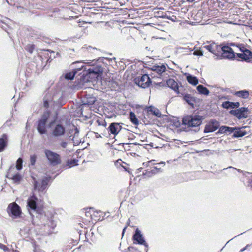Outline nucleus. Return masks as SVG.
Segmentation results:
<instances>
[{
    "label": "nucleus",
    "mask_w": 252,
    "mask_h": 252,
    "mask_svg": "<svg viewBox=\"0 0 252 252\" xmlns=\"http://www.w3.org/2000/svg\"><path fill=\"white\" fill-rule=\"evenodd\" d=\"M234 94L237 97L246 99L249 97V92L247 90H242V91L235 92L234 93Z\"/></svg>",
    "instance_id": "nucleus-22"
},
{
    "label": "nucleus",
    "mask_w": 252,
    "mask_h": 252,
    "mask_svg": "<svg viewBox=\"0 0 252 252\" xmlns=\"http://www.w3.org/2000/svg\"><path fill=\"white\" fill-rule=\"evenodd\" d=\"M52 54H55V52H54V51H51V52H50V54H51V55H50V57H50V58H51L52 57Z\"/></svg>",
    "instance_id": "nucleus-48"
},
{
    "label": "nucleus",
    "mask_w": 252,
    "mask_h": 252,
    "mask_svg": "<svg viewBox=\"0 0 252 252\" xmlns=\"http://www.w3.org/2000/svg\"><path fill=\"white\" fill-rule=\"evenodd\" d=\"M8 137L6 134H3L0 137V152H3L7 147Z\"/></svg>",
    "instance_id": "nucleus-16"
},
{
    "label": "nucleus",
    "mask_w": 252,
    "mask_h": 252,
    "mask_svg": "<svg viewBox=\"0 0 252 252\" xmlns=\"http://www.w3.org/2000/svg\"><path fill=\"white\" fill-rule=\"evenodd\" d=\"M235 128L230 127L227 126H221L220 127L219 132L220 133H231L234 131Z\"/></svg>",
    "instance_id": "nucleus-23"
},
{
    "label": "nucleus",
    "mask_w": 252,
    "mask_h": 252,
    "mask_svg": "<svg viewBox=\"0 0 252 252\" xmlns=\"http://www.w3.org/2000/svg\"><path fill=\"white\" fill-rule=\"evenodd\" d=\"M176 19V17L175 16H173V18H171L170 19L172 20V21H175V20Z\"/></svg>",
    "instance_id": "nucleus-49"
},
{
    "label": "nucleus",
    "mask_w": 252,
    "mask_h": 252,
    "mask_svg": "<svg viewBox=\"0 0 252 252\" xmlns=\"http://www.w3.org/2000/svg\"><path fill=\"white\" fill-rule=\"evenodd\" d=\"M23 160L21 158H19L16 161V168L17 170H21L22 169Z\"/></svg>",
    "instance_id": "nucleus-30"
},
{
    "label": "nucleus",
    "mask_w": 252,
    "mask_h": 252,
    "mask_svg": "<svg viewBox=\"0 0 252 252\" xmlns=\"http://www.w3.org/2000/svg\"><path fill=\"white\" fill-rule=\"evenodd\" d=\"M197 90L199 94L207 95L209 94V91L202 85H199L197 87Z\"/></svg>",
    "instance_id": "nucleus-25"
},
{
    "label": "nucleus",
    "mask_w": 252,
    "mask_h": 252,
    "mask_svg": "<svg viewBox=\"0 0 252 252\" xmlns=\"http://www.w3.org/2000/svg\"><path fill=\"white\" fill-rule=\"evenodd\" d=\"M185 100L189 105H193V100L192 97L189 94H186L184 96Z\"/></svg>",
    "instance_id": "nucleus-28"
},
{
    "label": "nucleus",
    "mask_w": 252,
    "mask_h": 252,
    "mask_svg": "<svg viewBox=\"0 0 252 252\" xmlns=\"http://www.w3.org/2000/svg\"><path fill=\"white\" fill-rule=\"evenodd\" d=\"M159 164H163L164 165H165V162H162L161 163H159Z\"/></svg>",
    "instance_id": "nucleus-51"
},
{
    "label": "nucleus",
    "mask_w": 252,
    "mask_h": 252,
    "mask_svg": "<svg viewBox=\"0 0 252 252\" xmlns=\"http://www.w3.org/2000/svg\"><path fill=\"white\" fill-rule=\"evenodd\" d=\"M43 105L45 107H48L49 106L48 102L46 100H44Z\"/></svg>",
    "instance_id": "nucleus-43"
},
{
    "label": "nucleus",
    "mask_w": 252,
    "mask_h": 252,
    "mask_svg": "<svg viewBox=\"0 0 252 252\" xmlns=\"http://www.w3.org/2000/svg\"><path fill=\"white\" fill-rule=\"evenodd\" d=\"M96 122L98 124V126H103L104 127H106V123L103 120H97Z\"/></svg>",
    "instance_id": "nucleus-37"
},
{
    "label": "nucleus",
    "mask_w": 252,
    "mask_h": 252,
    "mask_svg": "<svg viewBox=\"0 0 252 252\" xmlns=\"http://www.w3.org/2000/svg\"><path fill=\"white\" fill-rule=\"evenodd\" d=\"M50 180V177H45L43 178L41 181L37 182L34 180V188L35 189L42 191L47 187L48 183Z\"/></svg>",
    "instance_id": "nucleus-10"
},
{
    "label": "nucleus",
    "mask_w": 252,
    "mask_h": 252,
    "mask_svg": "<svg viewBox=\"0 0 252 252\" xmlns=\"http://www.w3.org/2000/svg\"><path fill=\"white\" fill-rule=\"evenodd\" d=\"M221 47L215 42H207L204 45L203 48L213 54L216 57L215 59H219L220 58Z\"/></svg>",
    "instance_id": "nucleus-3"
},
{
    "label": "nucleus",
    "mask_w": 252,
    "mask_h": 252,
    "mask_svg": "<svg viewBox=\"0 0 252 252\" xmlns=\"http://www.w3.org/2000/svg\"><path fill=\"white\" fill-rule=\"evenodd\" d=\"M132 239L133 243L135 244H139L144 245L146 248H148V245L145 242L144 238L140 230L138 228H136L135 233L133 235Z\"/></svg>",
    "instance_id": "nucleus-8"
},
{
    "label": "nucleus",
    "mask_w": 252,
    "mask_h": 252,
    "mask_svg": "<svg viewBox=\"0 0 252 252\" xmlns=\"http://www.w3.org/2000/svg\"><path fill=\"white\" fill-rule=\"evenodd\" d=\"M95 136L96 138H101L102 137L101 135L99 134V133H97V132L95 133Z\"/></svg>",
    "instance_id": "nucleus-44"
},
{
    "label": "nucleus",
    "mask_w": 252,
    "mask_h": 252,
    "mask_svg": "<svg viewBox=\"0 0 252 252\" xmlns=\"http://www.w3.org/2000/svg\"><path fill=\"white\" fill-rule=\"evenodd\" d=\"M219 127V123L216 121H213L205 126L204 131L205 133L212 132L216 130Z\"/></svg>",
    "instance_id": "nucleus-13"
},
{
    "label": "nucleus",
    "mask_w": 252,
    "mask_h": 252,
    "mask_svg": "<svg viewBox=\"0 0 252 252\" xmlns=\"http://www.w3.org/2000/svg\"><path fill=\"white\" fill-rule=\"evenodd\" d=\"M137 81V85L143 88L149 87L151 83L150 78L147 74L142 75Z\"/></svg>",
    "instance_id": "nucleus-12"
},
{
    "label": "nucleus",
    "mask_w": 252,
    "mask_h": 252,
    "mask_svg": "<svg viewBox=\"0 0 252 252\" xmlns=\"http://www.w3.org/2000/svg\"><path fill=\"white\" fill-rule=\"evenodd\" d=\"M60 145L62 147L65 148L67 146V143L65 141H63L61 143Z\"/></svg>",
    "instance_id": "nucleus-42"
},
{
    "label": "nucleus",
    "mask_w": 252,
    "mask_h": 252,
    "mask_svg": "<svg viewBox=\"0 0 252 252\" xmlns=\"http://www.w3.org/2000/svg\"><path fill=\"white\" fill-rule=\"evenodd\" d=\"M0 249H1L4 251H7L8 250L6 246H5V245H3L1 243H0Z\"/></svg>",
    "instance_id": "nucleus-40"
},
{
    "label": "nucleus",
    "mask_w": 252,
    "mask_h": 252,
    "mask_svg": "<svg viewBox=\"0 0 252 252\" xmlns=\"http://www.w3.org/2000/svg\"><path fill=\"white\" fill-rule=\"evenodd\" d=\"M183 124L187 127H197L202 122L201 117L198 115H188L182 120Z\"/></svg>",
    "instance_id": "nucleus-1"
},
{
    "label": "nucleus",
    "mask_w": 252,
    "mask_h": 252,
    "mask_svg": "<svg viewBox=\"0 0 252 252\" xmlns=\"http://www.w3.org/2000/svg\"><path fill=\"white\" fill-rule=\"evenodd\" d=\"M155 169L156 170H159V169H158L157 167H155Z\"/></svg>",
    "instance_id": "nucleus-52"
},
{
    "label": "nucleus",
    "mask_w": 252,
    "mask_h": 252,
    "mask_svg": "<svg viewBox=\"0 0 252 252\" xmlns=\"http://www.w3.org/2000/svg\"><path fill=\"white\" fill-rule=\"evenodd\" d=\"M228 168H233V169H236V168H233V167H231V166H229ZM236 170H237L239 172H241H241H242V170H241L240 169H236Z\"/></svg>",
    "instance_id": "nucleus-46"
},
{
    "label": "nucleus",
    "mask_w": 252,
    "mask_h": 252,
    "mask_svg": "<svg viewBox=\"0 0 252 252\" xmlns=\"http://www.w3.org/2000/svg\"><path fill=\"white\" fill-rule=\"evenodd\" d=\"M154 110L153 111V113L155 115L160 117V113L159 112L158 109L154 108Z\"/></svg>",
    "instance_id": "nucleus-39"
},
{
    "label": "nucleus",
    "mask_w": 252,
    "mask_h": 252,
    "mask_svg": "<svg viewBox=\"0 0 252 252\" xmlns=\"http://www.w3.org/2000/svg\"><path fill=\"white\" fill-rule=\"evenodd\" d=\"M90 73H94L95 74H97V72L96 71H94L93 69H89Z\"/></svg>",
    "instance_id": "nucleus-45"
},
{
    "label": "nucleus",
    "mask_w": 252,
    "mask_h": 252,
    "mask_svg": "<svg viewBox=\"0 0 252 252\" xmlns=\"http://www.w3.org/2000/svg\"><path fill=\"white\" fill-rule=\"evenodd\" d=\"M71 132H73V136L71 137V135L69 136L70 138L73 141L74 145H79L81 141L80 138L79 137V130L78 129L75 127L72 130Z\"/></svg>",
    "instance_id": "nucleus-19"
},
{
    "label": "nucleus",
    "mask_w": 252,
    "mask_h": 252,
    "mask_svg": "<svg viewBox=\"0 0 252 252\" xmlns=\"http://www.w3.org/2000/svg\"><path fill=\"white\" fill-rule=\"evenodd\" d=\"M126 229V227H125V228H124L123 231V234H124V231H125Z\"/></svg>",
    "instance_id": "nucleus-50"
},
{
    "label": "nucleus",
    "mask_w": 252,
    "mask_h": 252,
    "mask_svg": "<svg viewBox=\"0 0 252 252\" xmlns=\"http://www.w3.org/2000/svg\"><path fill=\"white\" fill-rule=\"evenodd\" d=\"M129 117L130 121L135 125H137L138 124V121L137 118L136 117L135 115L133 112H130L129 114Z\"/></svg>",
    "instance_id": "nucleus-27"
},
{
    "label": "nucleus",
    "mask_w": 252,
    "mask_h": 252,
    "mask_svg": "<svg viewBox=\"0 0 252 252\" xmlns=\"http://www.w3.org/2000/svg\"><path fill=\"white\" fill-rule=\"evenodd\" d=\"M187 80L189 84L194 86L196 85L198 83V79L196 77L189 74H187Z\"/></svg>",
    "instance_id": "nucleus-24"
},
{
    "label": "nucleus",
    "mask_w": 252,
    "mask_h": 252,
    "mask_svg": "<svg viewBox=\"0 0 252 252\" xmlns=\"http://www.w3.org/2000/svg\"><path fill=\"white\" fill-rule=\"evenodd\" d=\"M26 50L30 53H32L34 49V46L33 44H28L26 48Z\"/></svg>",
    "instance_id": "nucleus-33"
},
{
    "label": "nucleus",
    "mask_w": 252,
    "mask_h": 252,
    "mask_svg": "<svg viewBox=\"0 0 252 252\" xmlns=\"http://www.w3.org/2000/svg\"><path fill=\"white\" fill-rule=\"evenodd\" d=\"M14 167H10L7 172V177L11 179L13 183L18 184L22 180V176L18 173H14Z\"/></svg>",
    "instance_id": "nucleus-9"
},
{
    "label": "nucleus",
    "mask_w": 252,
    "mask_h": 252,
    "mask_svg": "<svg viewBox=\"0 0 252 252\" xmlns=\"http://www.w3.org/2000/svg\"><path fill=\"white\" fill-rule=\"evenodd\" d=\"M49 126L51 129V133L54 137H61L65 133V127L60 123L53 122L50 123Z\"/></svg>",
    "instance_id": "nucleus-2"
},
{
    "label": "nucleus",
    "mask_w": 252,
    "mask_h": 252,
    "mask_svg": "<svg viewBox=\"0 0 252 252\" xmlns=\"http://www.w3.org/2000/svg\"><path fill=\"white\" fill-rule=\"evenodd\" d=\"M236 54L237 57L241 59L242 60L252 63V53L250 50L244 51L243 53H236Z\"/></svg>",
    "instance_id": "nucleus-15"
},
{
    "label": "nucleus",
    "mask_w": 252,
    "mask_h": 252,
    "mask_svg": "<svg viewBox=\"0 0 252 252\" xmlns=\"http://www.w3.org/2000/svg\"><path fill=\"white\" fill-rule=\"evenodd\" d=\"M235 51H236V49H232L228 46H222L220 53V59H234L235 58Z\"/></svg>",
    "instance_id": "nucleus-6"
},
{
    "label": "nucleus",
    "mask_w": 252,
    "mask_h": 252,
    "mask_svg": "<svg viewBox=\"0 0 252 252\" xmlns=\"http://www.w3.org/2000/svg\"><path fill=\"white\" fill-rule=\"evenodd\" d=\"M44 153L51 164L56 165L61 163V159L58 154L49 150H45Z\"/></svg>",
    "instance_id": "nucleus-4"
},
{
    "label": "nucleus",
    "mask_w": 252,
    "mask_h": 252,
    "mask_svg": "<svg viewBox=\"0 0 252 252\" xmlns=\"http://www.w3.org/2000/svg\"><path fill=\"white\" fill-rule=\"evenodd\" d=\"M166 84L168 87L172 89L177 94H179L178 85L174 80L169 79L167 81Z\"/></svg>",
    "instance_id": "nucleus-20"
},
{
    "label": "nucleus",
    "mask_w": 252,
    "mask_h": 252,
    "mask_svg": "<svg viewBox=\"0 0 252 252\" xmlns=\"http://www.w3.org/2000/svg\"><path fill=\"white\" fill-rule=\"evenodd\" d=\"M151 69L153 72V73H152L153 74L156 73L158 75H161L162 73L165 71L166 67L164 64L162 63H159L158 64H155L153 65Z\"/></svg>",
    "instance_id": "nucleus-14"
},
{
    "label": "nucleus",
    "mask_w": 252,
    "mask_h": 252,
    "mask_svg": "<svg viewBox=\"0 0 252 252\" xmlns=\"http://www.w3.org/2000/svg\"><path fill=\"white\" fill-rule=\"evenodd\" d=\"M77 160L76 159H71L67 162L66 165L68 166V167H71L74 165H77Z\"/></svg>",
    "instance_id": "nucleus-32"
},
{
    "label": "nucleus",
    "mask_w": 252,
    "mask_h": 252,
    "mask_svg": "<svg viewBox=\"0 0 252 252\" xmlns=\"http://www.w3.org/2000/svg\"><path fill=\"white\" fill-rule=\"evenodd\" d=\"M233 132V137H240L244 136L246 134L245 131H244L243 129H236L234 130Z\"/></svg>",
    "instance_id": "nucleus-26"
},
{
    "label": "nucleus",
    "mask_w": 252,
    "mask_h": 252,
    "mask_svg": "<svg viewBox=\"0 0 252 252\" xmlns=\"http://www.w3.org/2000/svg\"><path fill=\"white\" fill-rule=\"evenodd\" d=\"M37 201V198L34 195L32 196L28 200V206L30 207L33 211H37V207H36V201Z\"/></svg>",
    "instance_id": "nucleus-21"
},
{
    "label": "nucleus",
    "mask_w": 252,
    "mask_h": 252,
    "mask_svg": "<svg viewBox=\"0 0 252 252\" xmlns=\"http://www.w3.org/2000/svg\"><path fill=\"white\" fill-rule=\"evenodd\" d=\"M108 128L109 129L110 132L115 135H117L121 130L122 126L119 123H113L110 124Z\"/></svg>",
    "instance_id": "nucleus-18"
},
{
    "label": "nucleus",
    "mask_w": 252,
    "mask_h": 252,
    "mask_svg": "<svg viewBox=\"0 0 252 252\" xmlns=\"http://www.w3.org/2000/svg\"><path fill=\"white\" fill-rule=\"evenodd\" d=\"M181 49L185 50V51H184V52H187L188 50H189V51H191V50H190L189 49H188V48H182Z\"/></svg>",
    "instance_id": "nucleus-47"
},
{
    "label": "nucleus",
    "mask_w": 252,
    "mask_h": 252,
    "mask_svg": "<svg viewBox=\"0 0 252 252\" xmlns=\"http://www.w3.org/2000/svg\"><path fill=\"white\" fill-rule=\"evenodd\" d=\"M44 252L41 251V252Z\"/></svg>",
    "instance_id": "nucleus-53"
},
{
    "label": "nucleus",
    "mask_w": 252,
    "mask_h": 252,
    "mask_svg": "<svg viewBox=\"0 0 252 252\" xmlns=\"http://www.w3.org/2000/svg\"><path fill=\"white\" fill-rule=\"evenodd\" d=\"M248 109L246 107H241L237 110H232L230 111V113L239 119L246 118L248 117Z\"/></svg>",
    "instance_id": "nucleus-11"
},
{
    "label": "nucleus",
    "mask_w": 252,
    "mask_h": 252,
    "mask_svg": "<svg viewBox=\"0 0 252 252\" xmlns=\"http://www.w3.org/2000/svg\"><path fill=\"white\" fill-rule=\"evenodd\" d=\"M34 252H36V251H34Z\"/></svg>",
    "instance_id": "nucleus-54"
},
{
    "label": "nucleus",
    "mask_w": 252,
    "mask_h": 252,
    "mask_svg": "<svg viewBox=\"0 0 252 252\" xmlns=\"http://www.w3.org/2000/svg\"><path fill=\"white\" fill-rule=\"evenodd\" d=\"M77 63L81 64V65L78 66L77 67H76V68H74L73 69L74 71H76V72L78 71L81 70L82 69H83V66H84L83 65V63L82 62H78Z\"/></svg>",
    "instance_id": "nucleus-38"
},
{
    "label": "nucleus",
    "mask_w": 252,
    "mask_h": 252,
    "mask_svg": "<svg viewBox=\"0 0 252 252\" xmlns=\"http://www.w3.org/2000/svg\"><path fill=\"white\" fill-rule=\"evenodd\" d=\"M7 211L10 216L13 218L19 217L21 214L20 207L16 203H10L7 209Z\"/></svg>",
    "instance_id": "nucleus-7"
},
{
    "label": "nucleus",
    "mask_w": 252,
    "mask_h": 252,
    "mask_svg": "<svg viewBox=\"0 0 252 252\" xmlns=\"http://www.w3.org/2000/svg\"><path fill=\"white\" fill-rule=\"evenodd\" d=\"M49 117V113L46 112L44 113L41 119L38 121L37 129L39 133L41 134L47 133L46 125Z\"/></svg>",
    "instance_id": "nucleus-5"
},
{
    "label": "nucleus",
    "mask_w": 252,
    "mask_h": 252,
    "mask_svg": "<svg viewBox=\"0 0 252 252\" xmlns=\"http://www.w3.org/2000/svg\"><path fill=\"white\" fill-rule=\"evenodd\" d=\"M76 73V71L74 70L71 71L67 73L65 75V78L68 80H72L73 79L75 74Z\"/></svg>",
    "instance_id": "nucleus-29"
},
{
    "label": "nucleus",
    "mask_w": 252,
    "mask_h": 252,
    "mask_svg": "<svg viewBox=\"0 0 252 252\" xmlns=\"http://www.w3.org/2000/svg\"><path fill=\"white\" fill-rule=\"evenodd\" d=\"M40 219L45 225H47L52 228H54L56 226L52 217L49 218L48 216H46L45 215L44 216H42Z\"/></svg>",
    "instance_id": "nucleus-17"
},
{
    "label": "nucleus",
    "mask_w": 252,
    "mask_h": 252,
    "mask_svg": "<svg viewBox=\"0 0 252 252\" xmlns=\"http://www.w3.org/2000/svg\"><path fill=\"white\" fill-rule=\"evenodd\" d=\"M230 102H231L230 101L223 102L222 104V107L225 109L230 108Z\"/></svg>",
    "instance_id": "nucleus-36"
},
{
    "label": "nucleus",
    "mask_w": 252,
    "mask_h": 252,
    "mask_svg": "<svg viewBox=\"0 0 252 252\" xmlns=\"http://www.w3.org/2000/svg\"><path fill=\"white\" fill-rule=\"evenodd\" d=\"M240 106V103L238 102H230V108H238Z\"/></svg>",
    "instance_id": "nucleus-35"
},
{
    "label": "nucleus",
    "mask_w": 252,
    "mask_h": 252,
    "mask_svg": "<svg viewBox=\"0 0 252 252\" xmlns=\"http://www.w3.org/2000/svg\"><path fill=\"white\" fill-rule=\"evenodd\" d=\"M193 54L194 55H196V56H202L203 55L202 52L201 51H194L193 52Z\"/></svg>",
    "instance_id": "nucleus-41"
},
{
    "label": "nucleus",
    "mask_w": 252,
    "mask_h": 252,
    "mask_svg": "<svg viewBox=\"0 0 252 252\" xmlns=\"http://www.w3.org/2000/svg\"><path fill=\"white\" fill-rule=\"evenodd\" d=\"M232 45H233V47L234 48V49H236V50H237V49H238L240 51H241V53H243L244 51L249 50L247 49L245 47V46H244L242 44H240L238 46H234L233 44H232Z\"/></svg>",
    "instance_id": "nucleus-31"
},
{
    "label": "nucleus",
    "mask_w": 252,
    "mask_h": 252,
    "mask_svg": "<svg viewBox=\"0 0 252 252\" xmlns=\"http://www.w3.org/2000/svg\"><path fill=\"white\" fill-rule=\"evenodd\" d=\"M36 156L35 155L31 156L30 162L32 165H34L36 162Z\"/></svg>",
    "instance_id": "nucleus-34"
}]
</instances>
